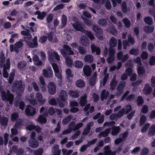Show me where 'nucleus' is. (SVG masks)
Returning a JSON list of instances; mask_svg holds the SVG:
<instances>
[{
	"instance_id": "obj_1",
	"label": "nucleus",
	"mask_w": 155,
	"mask_h": 155,
	"mask_svg": "<svg viewBox=\"0 0 155 155\" xmlns=\"http://www.w3.org/2000/svg\"><path fill=\"white\" fill-rule=\"evenodd\" d=\"M63 47L64 49L61 50V53L63 56L65 58V63L67 66L71 67L72 65L73 61L68 56V54L73 55L74 52L71 50V48L68 45H64Z\"/></svg>"
},
{
	"instance_id": "obj_2",
	"label": "nucleus",
	"mask_w": 155,
	"mask_h": 155,
	"mask_svg": "<svg viewBox=\"0 0 155 155\" xmlns=\"http://www.w3.org/2000/svg\"><path fill=\"white\" fill-rule=\"evenodd\" d=\"M73 26L76 31L84 33L91 40L94 39V37L92 33L90 31L85 30L82 27L81 24L79 22H75L73 24Z\"/></svg>"
},
{
	"instance_id": "obj_3",
	"label": "nucleus",
	"mask_w": 155,
	"mask_h": 155,
	"mask_svg": "<svg viewBox=\"0 0 155 155\" xmlns=\"http://www.w3.org/2000/svg\"><path fill=\"white\" fill-rule=\"evenodd\" d=\"M0 92L1 93V96L3 101H9L11 104H13L14 96L13 94L10 93L9 90H8L6 93L3 89H1Z\"/></svg>"
},
{
	"instance_id": "obj_4",
	"label": "nucleus",
	"mask_w": 155,
	"mask_h": 155,
	"mask_svg": "<svg viewBox=\"0 0 155 155\" xmlns=\"http://www.w3.org/2000/svg\"><path fill=\"white\" fill-rule=\"evenodd\" d=\"M129 93L130 91H127L121 97V100L123 101L125 99H126V101H131L134 100L135 98V95L134 94H130L126 98Z\"/></svg>"
},
{
	"instance_id": "obj_5",
	"label": "nucleus",
	"mask_w": 155,
	"mask_h": 155,
	"mask_svg": "<svg viewBox=\"0 0 155 155\" xmlns=\"http://www.w3.org/2000/svg\"><path fill=\"white\" fill-rule=\"evenodd\" d=\"M93 30L95 32L96 34V35H102L103 33V31L98 26L94 25L92 27ZM100 40L103 39V38L102 36H97Z\"/></svg>"
},
{
	"instance_id": "obj_6",
	"label": "nucleus",
	"mask_w": 155,
	"mask_h": 155,
	"mask_svg": "<svg viewBox=\"0 0 155 155\" xmlns=\"http://www.w3.org/2000/svg\"><path fill=\"white\" fill-rule=\"evenodd\" d=\"M48 91L49 93L51 95L54 94L56 92V86L52 82H50L48 85Z\"/></svg>"
},
{
	"instance_id": "obj_7",
	"label": "nucleus",
	"mask_w": 155,
	"mask_h": 155,
	"mask_svg": "<svg viewBox=\"0 0 155 155\" xmlns=\"http://www.w3.org/2000/svg\"><path fill=\"white\" fill-rule=\"evenodd\" d=\"M43 75L46 78H51L53 76V72L50 66L47 68V70L43 69Z\"/></svg>"
},
{
	"instance_id": "obj_8",
	"label": "nucleus",
	"mask_w": 155,
	"mask_h": 155,
	"mask_svg": "<svg viewBox=\"0 0 155 155\" xmlns=\"http://www.w3.org/2000/svg\"><path fill=\"white\" fill-rule=\"evenodd\" d=\"M25 113L28 116H33L36 114L35 109L30 105H28L25 110Z\"/></svg>"
},
{
	"instance_id": "obj_9",
	"label": "nucleus",
	"mask_w": 155,
	"mask_h": 155,
	"mask_svg": "<svg viewBox=\"0 0 155 155\" xmlns=\"http://www.w3.org/2000/svg\"><path fill=\"white\" fill-rule=\"evenodd\" d=\"M26 44L30 48H37L38 45L37 37L36 36L34 37L32 39V42L29 41L26 42Z\"/></svg>"
},
{
	"instance_id": "obj_10",
	"label": "nucleus",
	"mask_w": 155,
	"mask_h": 155,
	"mask_svg": "<svg viewBox=\"0 0 155 155\" xmlns=\"http://www.w3.org/2000/svg\"><path fill=\"white\" fill-rule=\"evenodd\" d=\"M59 98L61 101L65 102L68 98V95L66 91L64 90L61 91L59 95Z\"/></svg>"
},
{
	"instance_id": "obj_11",
	"label": "nucleus",
	"mask_w": 155,
	"mask_h": 155,
	"mask_svg": "<svg viewBox=\"0 0 155 155\" xmlns=\"http://www.w3.org/2000/svg\"><path fill=\"white\" fill-rule=\"evenodd\" d=\"M39 82L40 84L39 85H41V91L43 92H45L46 91V83L45 81L44 78L42 76H41L39 78Z\"/></svg>"
},
{
	"instance_id": "obj_12",
	"label": "nucleus",
	"mask_w": 155,
	"mask_h": 155,
	"mask_svg": "<svg viewBox=\"0 0 155 155\" xmlns=\"http://www.w3.org/2000/svg\"><path fill=\"white\" fill-rule=\"evenodd\" d=\"M152 90V88L150 86L149 84L148 83H146L145 84L143 91L144 94L147 95L150 94L151 93Z\"/></svg>"
},
{
	"instance_id": "obj_13",
	"label": "nucleus",
	"mask_w": 155,
	"mask_h": 155,
	"mask_svg": "<svg viewBox=\"0 0 155 155\" xmlns=\"http://www.w3.org/2000/svg\"><path fill=\"white\" fill-rule=\"evenodd\" d=\"M104 155H115L116 152L112 151L110 149V147L109 145L105 146L104 148Z\"/></svg>"
},
{
	"instance_id": "obj_14",
	"label": "nucleus",
	"mask_w": 155,
	"mask_h": 155,
	"mask_svg": "<svg viewBox=\"0 0 155 155\" xmlns=\"http://www.w3.org/2000/svg\"><path fill=\"white\" fill-rule=\"evenodd\" d=\"M83 72L84 75L86 76H89L91 75L92 70L90 66L85 65L83 68Z\"/></svg>"
},
{
	"instance_id": "obj_15",
	"label": "nucleus",
	"mask_w": 155,
	"mask_h": 155,
	"mask_svg": "<svg viewBox=\"0 0 155 155\" xmlns=\"http://www.w3.org/2000/svg\"><path fill=\"white\" fill-rule=\"evenodd\" d=\"M110 128L112 130L111 134L112 136L117 135L121 130L119 126H113Z\"/></svg>"
},
{
	"instance_id": "obj_16",
	"label": "nucleus",
	"mask_w": 155,
	"mask_h": 155,
	"mask_svg": "<svg viewBox=\"0 0 155 155\" xmlns=\"http://www.w3.org/2000/svg\"><path fill=\"white\" fill-rule=\"evenodd\" d=\"M116 76L114 75L110 82V89L111 91H113L115 89L118 84V82L116 80Z\"/></svg>"
},
{
	"instance_id": "obj_17",
	"label": "nucleus",
	"mask_w": 155,
	"mask_h": 155,
	"mask_svg": "<svg viewBox=\"0 0 155 155\" xmlns=\"http://www.w3.org/2000/svg\"><path fill=\"white\" fill-rule=\"evenodd\" d=\"M97 79V74L96 72H95L90 78L89 80L90 85L92 86H94L96 83Z\"/></svg>"
},
{
	"instance_id": "obj_18",
	"label": "nucleus",
	"mask_w": 155,
	"mask_h": 155,
	"mask_svg": "<svg viewBox=\"0 0 155 155\" xmlns=\"http://www.w3.org/2000/svg\"><path fill=\"white\" fill-rule=\"evenodd\" d=\"M87 95L85 94L80 97L79 104L82 107H83L86 104L87 102Z\"/></svg>"
},
{
	"instance_id": "obj_19",
	"label": "nucleus",
	"mask_w": 155,
	"mask_h": 155,
	"mask_svg": "<svg viewBox=\"0 0 155 155\" xmlns=\"http://www.w3.org/2000/svg\"><path fill=\"white\" fill-rule=\"evenodd\" d=\"M93 125V123L92 122H91L89 123L87 125L86 127L83 130L82 133V134L83 135H86L90 132L91 127Z\"/></svg>"
},
{
	"instance_id": "obj_20",
	"label": "nucleus",
	"mask_w": 155,
	"mask_h": 155,
	"mask_svg": "<svg viewBox=\"0 0 155 155\" xmlns=\"http://www.w3.org/2000/svg\"><path fill=\"white\" fill-rule=\"evenodd\" d=\"M80 43L81 44L84 46H87L89 43L88 38L85 36H82L80 39Z\"/></svg>"
},
{
	"instance_id": "obj_21",
	"label": "nucleus",
	"mask_w": 155,
	"mask_h": 155,
	"mask_svg": "<svg viewBox=\"0 0 155 155\" xmlns=\"http://www.w3.org/2000/svg\"><path fill=\"white\" fill-rule=\"evenodd\" d=\"M110 131V128H108L105 129L104 131L101 132L98 135L99 138L102 137H106L108 136Z\"/></svg>"
},
{
	"instance_id": "obj_22",
	"label": "nucleus",
	"mask_w": 155,
	"mask_h": 155,
	"mask_svg": "<svg viewBox=\"0 0 155 155\" xmlns=\"http://www.w3.org/2000/svg\"><path fill=\"white\" fill-rule=\"evenodd\" d=\"M125 85V82H121L117 86V90L119 94H121L123 91V89Z\"/></svg>"
},
{
	"instance_id": "obj_23",
	"label": "nucleus",
	"mask_w": 155,
	"mask_h": 155,
	"mask_svg": "<svg viewBox=\"0 0 155 155\" xmlns=\"http://www.w3.org/2000/svg\"><path fill=\"white\" fill-rule=\"evenodd\" d=\"M28 143L30 147L33 148L37 147L39 145L38 143L36 140H29Z\"/></svg>"
},
{
	"instance_id": "obj_24",
	"label": "nucleus",
	"mask_w": 155,
	"mask_h": 155,
	"mask_svg": "<svg viewBox=\"0 0 155 155\" xmlns=\"http://www.w3.org/2000/svg\"><path fill=\"white\" fill-rule=\"evenodd\" d=\"M148 135L149 137H153L155 135V124H153L150 128Z\"/></svg>"
},
{
	"instance_id": "obj_25",
	"label": "nucleus",
	"mask_w": 155,
	"mask_h": 155,
	"mask_svg": "<svg viewBox=\"0 0 155 155\" xmlns=\"http://www.w3.org/2000/svg\"><path fill=\"white\" fill-rule=\"evenodd\" d=\"M8 122V120L7 117L3 116L0 115V123L2 125L6 126Z\"/></svg>"
},
{
	"instance_id": "obj_26",
	"label": "nucleus",
	"mask_w": 155,
	"mask_h": 155,
	"mask_svg": "<svg viewBox=\"0 0 155 155\" xmlns=\"http://www.w3.org/2000/svg\"><path fill=\"white\" fill-rule=\"evenodd\" d=\"M79 92L78 91H74L72 90H70L68 92V94L70 96L73 98H76L79 97Z\"/></svg>"
},
{
	"instance_id": "obj_27",
	"label": "nucleus",
	"mask_w": 155,
	"mask_h": 155,
	"mask_svg": "<svg viewBox=\"0 0 155 155\" xmlns=\"http://www.w3.org/2000/svg\"><path fill=\"white\" fill-rule=\"evenodd\" d=\"M84 60L86 62L92 63L94 60V57L91 54H86L84 57Z\"/></svg>"
},
{
	"instance_id": "obj_28",
	"label": "nucleus",
	"mask_w": 155,
	"mask_h": 155,
	"mask_svg": "<svg viewBox=\"0 0 155 155\" xmlns=\"http://www.w3.org/2000/svg\"><path fill=\"white\" fill-rule=\"evenodd\" d=\"M36 99L39 103L42 104L45 102V100H43L42 95L40 92H38L36 94Z\"/></svg>"
},
{
	"instance_id": "obj_29",
	"label": "nucleus",
	"mask_w": 155,
	"mask_h": 155,
	"mask_svg": "<svg viewBox=\"0 0 155 155\" xmlns=\"http://www.w3.org/2000/svg\"><path fill=\"white\" fill-rule=\"evenodd\" d=\"M15 85L19 91L21 92H24V88L23 87L22 82L21 81H18L17 83L15 84Z\"/></svg>"
},
{
	"instance_id": "obj_30",
	"label": "nucleus",
	"mask_w": 155,
	"mask_h": 155,
	"mask_svg": "<svg viewBox=\"0 0 155 155\" xmlns=\"http://www.w3.org/2000/svg\"><path fill=\"white\" fill-rule=\"evenodd\" d=\"M110 47L111 48H113L117 46V39L114 37H111L109 41Z\"/></svg>"
},
{
	"instance_id": "obj_31",
	"label": "nucleus",
	"mask_w": 155,
	"mask_h": 155,
	"mask_svg": "<svg viewBox=\"0 0 155 155\" xmlns=\"http://www.w3.org/2000/svg\"><path fill=\"white\" fill-rule=\"evenodd\" d=\"M91 49L93 53L96 52V54L97 55H99L101 53V50L99 48L96 47L94 45H91Z\"/></svg>"
},
{
	"instance_id": "obj_32",
	"label": "nucleus",
	"mask_w": 155,
	"mask_h": 155,
	"mask_svg": "<svg viewBox=\"0 0 155 155\" xmlns=\"http://www.w3.org/2000/svg\"><path fill=\"white\" fill-rule=\"evenodd\" d=\"M109 92L108 91H106L105 90H103L101 92V98L102 101L104 99L107 98L109 95Z\"/></svg>"
},
{
	"instance_id": "obj_33",
	"label": "nucleus",
	"mask_w": 155,
	"mask_h": 155,
	"mask_svg": "<svg viewBox=\"0 0 155 155\" xmlns=\"http://www.w3.org/2000/svg\"><path fill=\"white\" fill-rule=\"evenodd\" d=\"M38 121L41 124H45L47 122V119L43 115H40L38 118Z\"/></svg>"
},
{
	"instance_id": "obj_34",
	"label": "nucleus",
	"mask_w": 155,
	"mask_h": 155,
	"mask_svg": "<svg viewBox=\"0 0 155 155\" xmlns=\"http://www.w3.org/2000/svg\"><path fill=\"white\" fill-rule=\"evenodd\" d=\"M67 16L63 14L61 17V26L62 28L64 27L67 23Z\"/></svg>"
},
{
	"instance_id": "obj_35",
	"label": "nucleus",
	"mask_w": 155,
	"mask_h": 155,
	"mask_svg": "<svg viewBox=\"0 0 155 155\" xmlns=\"http://www.w3.org/2000/svg\"><path fill=\"white\" fill-rule=\"evenodd\" d=\"M73 117L71 115L67 116L62 121V124L64 125H66L68 124L72 119Z\"/></svg>"
},
{
	"instance_id": "obj_36",
	"label": "nucleus",
	"mask_w": 155,
	"mask_h": 155,
	"mask_svg": "<svg viewBox=\"0 0 155 155\" xmlns=\"http://www.w3.org/2000/svg\"><path fill=\"white\" fill-rule=\"evenodd\" d=\"M144 31L147 33H150L153 31L154 28L153 27L148 26H145L144 27Z\"/></svg>"
},
{
	"instance_id": "obj_37",
	"label": "nucleus",
	"mask_w": 155,
	"mask_h": 155,
	"mask_svg": "<svg viewBox=\"0 0 155 155\" xmlns=\"http://www.w3.org/2000/svg\"><path fill=\"white\" fill-rule=\"evenodd\" d=\"M76 85L78 87L82 88L85 86V84L84 81L81 79H79L77 81Z\"/></svg>"
},
{
	"instance_id": "obj_38",
	"label": "nucleus",
	"mask_w": 155,
	"mask_h": 155,
	"mask_svg": "<svg viewBox=\"0 0 155 155\" xmlns=\"http://www.w3.org/2000/svg\"><path fill=\"white\" fill-rule=\"evenodd\" d=\"M27 63L24 61H22L18 63V67L20 70H23V69L26 66Z\"/></svg>"
},
{
	"instance_id": "obj_39",
	"label": "nucleus",
	"mask_w": 155,
	"mask_h": 155,
	"mask_svg": "<svg viewBox=\"0 0 155 155\" xmlns=\"http://www.w3.org/2000/svg\"><path fill=\"white\" fill-rule=\"evenodd\" d=\"M16 120V121L14 125V127L15 128L18 129L20 126L23 125V121L21 119H19Z\"/></svg>"
},
{
	"instance_id": "obj_40",
	"label": "nucleus",
	"mask_w": 155,
	"mask_h": 155,
	"mask_svg": "<svg viewBox=\"0 0 155 155\" xmlns=\"http://www.w3.org/2000/svg\"><path fill=\"white\" fill-rule=\"evenodd\" d=\"M98 23L102 26H105L107 24V19L104 18L99 19L98 21Z\"/></svg>"
},
{
	"instance_id": "obj_41",
	"label": "nucleus",
	"mask_w": 155,
	"mask_h": 155,
	"mask_svg": "<svg viewBox=\"0 0 155 155\" xmlns=\"http://www.w3.org/2000/svg\"><path fill=\"white\" fill-rule=\"evenodd\" d=\"M137 105L138 106H142L143 104L144 101L142 97L141 96H138L137 98Z\"/></svg>"
},
{
	"instance_id": "obj_42",
	"label": "nucleus",
	"mask_w": 155,
	"mask_h": 155,
	"mask_svg": "<svg viewBox=\"0 0 155 155\" xmlns=\"http://www.w3.org/2000/svg\"><path fill=\"white\" fill-rule=\"evenodd\" d=\"M144 21L145 23L149 25H151L153 24V20L151 17L147 16L144 18Z\"/></svg>"
},
{
	"instance_id": "obj_43",
	"label": "nucleus",
	"mask_w": 155,
	"mask_h": 155,
	"mask_svg": "<svg viewBox=\"0 0 155 155\" xmlns=\"http://www.w3.org/2000/svg\"><path fill=\"white\" fill-rule=\"evenodd\" d=\"M147 120V118L146 116L144 115H142L140 118V125L142 126L146 122Z\"/></svg>"
},
{
	"instance_id": "obj_44",
	"label": "nucleus",
	"mask_w": 155,
	"mask_h": 155,
	"mask_svg": "<svg viewBox=\"0 0 155 155\" xmlns=\"http://www.w3.org/2000/svg\"><path fill=\"white\" fill-rule=\"evenodd\" d=\"M74 63L75 67L78 68H81L83 66L82 62L78 60L76 61Z\"/></svg>"
},
{
	"instance_id": "obj_45",
	"label": "nucleus",
	"mask_w": 155,
	"mask_h": 155,
	"mask_svg": "<svg viewBox=\"0 0 155 155\" xmlns=\"http://www.w3.org/2000/svg\"><path fill=\"white\" fill-rule=\"evenodd\" d=\"M139 50L138 49L132 48L129 51V53L130 54L137 56L139 54Z\"/></svg>"
},
{
	"instance_id": "obj_46",
	"label": "nucleus",
	"mask_w": 155,
	"mask_h": 155,
	"mask_svg": "<svg viewBox=\"0 0 155 155\" xmlns=\"http://www.w3.org/2000/svg\"><path fill=\"white\" fill-rule=\"evenodd\" d=\"M123 22L127 28H129L131 25L130 21L127 18H124L123 19Z\"/></svg>"
},
{
	"instance_id": "obj_47",
	"label": "nucleus",
	"mask_w": 155,
	"mask_h": 155,
	"mask_svg": "<svg viewBox=\"0 0 155 155\" xmlns=\"http://www.w3.org/2000/svg\"><path fill=\"white\" fill-rule=\"evenodd\" d=\"M137 71L138 74H143L145 72V70L143 66H138Z\"/></svg>"
},
{
	"instance_id": "obj_48",
	"label": "nucleus",
	"mask_w": 155,
	"mask_h": 155,
	"mask_svg": "<svg viewBox=\"0 0 155 155\" xmlns=\"http://www.w3.org/2000/svg\"><path fill=\"white\" fill-rule=\"evenodd\" d=\"M78 50L79 51V53L83 55L86 53V50L84 47L82 46H79Z\"/></svg>"
},
{
	"instance_id": "obj_49",
	"label": "nucleus",
	"mask_w": 155,
	"mask_h": 155,
	"mask_svg": "<svg viewBox=\"0 0 155 155\" xmlns=\"http://www.w3.org/2000/svg\"><path fill=\"white\" fill-rule=\"evenodd\" d=\"M122 10L124 13H126L127 12V8L126 2H123L121 5Z\"/></svg>"
},
{
	"instance_id": "obj_50",
	"label": "nucleus",
	"mask_w": 155,
	"mask_h": 155,
	"mask_svg": "<svg viewBox=\"0 0 155 155\" xmlns=\"http://www.w3.org/2000/svg\"><path fill=\"white\" fill-rule=\"evenodd\" d=\"M66 78L68 80H69L70 78L73 77V75L71 74V70L69 68H68L66 70Z\"/></svg>"
},
{
	"instance_id": "obj_51",
	"label": "nucleus",
	"mask_w": 155,
	"mask_h": 155,
	"mask_svg": "<svg viewBox=\"0 0 155 155\" xmlns=\"http://www.w3.org/2000/svg\"><path fill=\"white\" fill-rule=\"evenodd\" d=\"M53 57H54L57 61H59L60 60V57L56 52H54L51 53L50 56V58L51 59H52Z\"/></svg>"
},
{
	"instance_id": "obj_52",
	"label": "nucleus",
	"mask_w": 155,
	"mask_h": 155,
	"mask_svg": "<svg viewBox=\"0 0 155 155\" xmlns=\"http://www.w3.org/2000/svg\"><path fill=\"white\" fill-rule=\"evenodd\" d=\"M19 114L17 113H13L11 115V120L12 121H15L17 120V119L18 117Z\"/></svg>"
},
{
	"instance_id": "obj_53",
	"label": "nucleus",
	"mask_w": 155,
	"mask_h": 155,
	"mask_svg": "<svg viewBox=\"0 0 155 155\" xmlns=\"http://www.w3.org/2000/svg\"><path fill=\"white\" fill-rule=\"evenodd\" d=\"M84 23L87 26H90L92 24V21L91 20H89L85 18H82Z\"/></svg>"
},
{
	"instance_id": "obj_54",
	"label": "nucleus",
	"mask_w": 155,
	"mask_h": 155,
	"mask_svg": "<svg viewBox=\"0 0 155 155\" xmlns=\"http://www.w3.org/2000/svg\"><path fill=\"white\" fill-rule=\"evenodd\" d=\"M46 13L45 12H43L41 13L38 14L37 16V18L41 20H43L44 18L46 16Z\"/></svg>"
},
{
	"instance_id": "obj_55",
	"label": "nucleus",
	"mask_w": 155,
	"mask_h": 155,
	"mask_svg": "<svg viewBox=\"0 0 155 155\" xmlns=\"http://www.w3.org/2000/svg\"><path fill=\"white\" fill-rule=\"evenodd\" d=\"M125 109L123 108L120 110L117 113L119 118L122 117L125 114Z\"/></svg>"
},
{
	"instance_id": "obj_56",
	"label": "nucleus",
	"mask_w": 155,
	"mask_h": 155,
	"mask_svg": "<svg viewBox=\"0 0 155 155\" xmlns=\"http://www.w3.org/2000/svg\"><path fill=\"white\" fill-rule=\"evenodd\" d=\"M43 152V150L42 148H39L34 152V155H42Z\"/></svg>"
},
{
	"instance_id": "obj_57",
	"label": "nucleus",
	"mask_w": 155,
	"mask_h": 155,
	"mask_svg": "<svg viewBox=\"0 0 155 155\" xmlns=\"http://www.w3.org/2000/svg\"><path fill=\"white\" fill-rule=\"evenodd\" d=\"M150 125L149 123L145 124L141 129V132L142 133H145L149 128Z\"/></svg>"
},
{
	"instance_id": "obj_58",
	"label": "nucleus",
	"mask_w": 155,
	"mask_h": 155,
	"mask_svg": "<svg viewBox=\"0 0 155 155\" xmlns=\"http://www.w3.org/2000/svg\"><path fill=\"white\" fill-rule=\"evenodd\" d=\"M51 65L54 71V73H56L59 72V70L58 67L56 63H52L51 64Z\"/></svg>"
},
{
	"instance_id": "obj_59",
	"label": "nucleus",
	"mask_w": 155,
	"mask_h": 155,
	"mask_svg": "<svg viewBox=\"0 0 155 155\" xmlns=\"http://www.w3.org/2000/svg\"><path fill=\"white\" fill-rule=\"evenodd\" d=\"M149 153V150L147 148H143L140 153V155H147Z\"/></svg>"
},
{
	"instance_id": "obj_60",
	"label": "nucleus",
	"mask_w": 155,
	"mask_h": 155,
	"mask_svg": "<svg viewBox=\"0 0 155 155\" xmlns=\"http://www.w3.org/2000/svg\"><path fill=\"white\" fill-rule=\"evenodd\" d=\"M117 114L113 113L110 114L109 118L111 120H117L119 118Z\"/></svg>"
},
{
	"instance_id": "obj_61",
	"label": "nucleus",
	"mask_w": 155,
	"mask_h": 155,
	"mask_svg": "<svg viewBox=\"0 0 155 155\" xmlns=\"http://www.w3.org/2000/svg\"><path fill=\"white\" fill-rule=\"evenodd\" d=\"M127 37L128 41L129 42L131 43L132 45H134L135 42V41L134 38L131 37L130 34H129Z\"/></svg>"
},
{
	"instance_id": "obj_62",
	"label": "nucleus",
	"mask_w": 155,
	"mask_h": 155,
	"mask_svg": "<svg viewBox=\"0 0 155 155\" xmlns=\"http://www.w3.org/2000/svg\"><path fill=\"white\" fill-rule=\"evenodd\" d=\"M92 97L93 99V101L94 102H97L99 100V96L95 93L93 94Z\"/></svg>"
},
{
	"instance_id": "obj_63",
	"label": "nucleus",
	"mask_w": 155,
	"mask_h": 155,
	"mask_svg": "<svg viewBox=\"0 0 155 155\" xmlns=\"http://www.w3.org/2000/svg\"><path fill=\"white\" fill-rule=\"evenodd\" d=\"M22 41V40H20L15 43V46L18 48H21L23 46V43Z\"/></svg>"
},
{
	"instance_id": "obj_64",
	"label": "nucleus",
	"mask_w": 155,
	"mask_h": 155,
	"mask_svg": "<svg viewBox=\"0 0 155 155\" xmlns=\"http://www.w3.org/2000/svg\"><path fill=\"white\" fill-rule=\"evenodd\" d=\"M53 18V16L52 14H48L46 18V21L48 23H50L51 22Z\"/></svg>"
}]
</instances>
